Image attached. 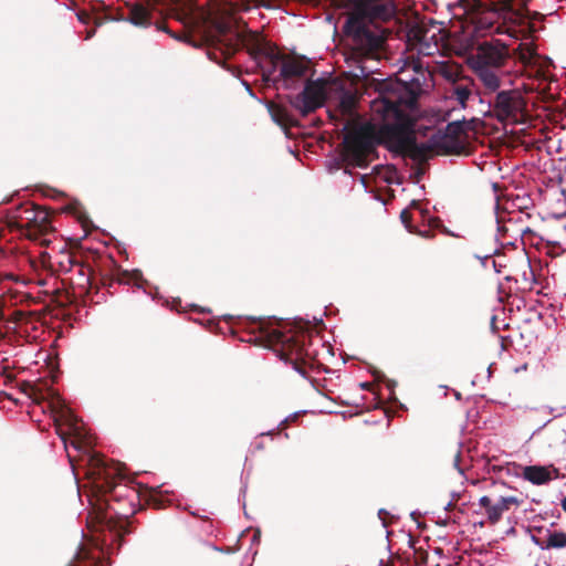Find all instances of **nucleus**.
Here are the masks:
<instances>
[{"label":"nucleus","mask_w":566,"mask_h":566,"mask_svg":"<svg viewBox=\"0 0 566 566\" xmlns=\"http://www.w3.org/2000/svg\"><path fill=\"white\" fill-rule=\"evenodd\" d=\"M522 20L523 15L512 0H500L490 12L479 17L473 30L460 42L461 50L470 53L465 60L467 65H473V62L478 61L485 66L503 67L507 59L509 45L499 39L481 40V38L506 34L512 39H518L516 28Z\"/></svg>","instance_id":"obj_1"},{"label":"nucleus","mask_w":566,"mask_h":566,"mask_svg":"<svg viewBox=\"0 0 566 566\" xmlns=\"http://www.w3.org/2000/svg\"><path fill=\"white\" fill-rule=\"evenodd\" d=\"M132 528H88V538L77 548L70 566H111L109 556L123 545Z\"/></svg>","instance_id":"obj_2"},{"label":"nucleus","mask_w":566,"mask_h":566,"mask_svg":"<svg viewBox=\"0 0 566 566\" xmlns=\"http://www.w3.org/2000/svg\"><path fill=\"white\" fill-rule=\"evenodd\" d=\"M222 318L227 322L235 321V323L230 327V333L232 336L237 335V328L255 335L253 338L249 339L239 338L240 342L259 345L261 340H264L269 344L295 347L300 356L308 355L304 340H295L293 337L289 336L290 331L280 326H273L266 323L261 316H233L226 314L222 316Z\"/></svg>","instance_id":"obj_3"},{"label":"nucleus","mask_w":566,"mask_h":566,"mask_svg":"<svg viewBox=\"0 0 566 566\" xmlns=\"http://www.w3.org/2000/svg\"><path fill=\"white\" fill-rule=\"evenodd\" d=\"M350 124L344 123L342 132H344L342 148L325 161L326 169L329 174L339 170L344 165L345 175H352L349 166L366 168L365 160L360 155V150L368 145V139L360 125L349 129Z\"/></svg>","instance_id":"obj_4"},{"label":"nucleus","mask_w":566,"mask_h":566,"mask_svg":"<svg viewBox=\"0 0 566 566\" xmlns=\"http://www.w3.org/2000/svg\"><path fill=\"white\" fill-rule=\"evenodd\" d=\"M343 31L350 36L354 43L364 52L373 53L379 50L384 42L381 30L369 28L360 18L349 17L346 19Z\"/></svg>","instance_id":"obj_5"},{"label":"nucleus","mask_w":566,"mask_h":566,"mask_svg":"<svg viewBox=\"0 0 566 566\" xmlns=\"http://www.w3.org/2000/svg\"><path fill=\"white\" fill-rule=\"evenodd\" d=\"M290 105L305 117L324 105V88L319 80L307 81L295 96H289Z\"/></svg>","instance_id":"obj_6"},{"label":"nucleus","mask_w":566,"mask_h":566,"mask_svg":"<svg viewBox=\"0 0 566 566\" xmlns=\"http://www.w3.org/2000/svg\"><path fill=\"white\" fill-rule=\"evenodd\" d=\"M389 136L394 139L399 149H410L418 156L426 155L432 147L426 142H418L410 126L402 123H395L387 127Z\"/></svg>","instance_id":"obj_7"},{"label":"nucleus","mask_w":566,"mask_h":566,"mask_svg":"<svg viewBox=\"0 0 566 566\" xmlns=\"http://www.w3.org/2000/svg\"><path fill=\"white\" fill-rule=\"evenodd\" d=\"M13 218L20 227L45 228L50 213L34 203H23L17 208Z\"/></svg>","instance_id":"obj_8"},{"label":"nucleus","mask_w":566,"mask_h":566,"mask_svg":"<svg viewBox=\"0 0 566 566\" xmlns=\"http://www.w3.org/2000/svg\"><path fill=\"white\" fill-rule=\"evenodd\" d=\"M256 67L262 72L263 81L276 86V72L281 62L279 53L272 50H261L254 56Z\"/></svg>","instance_id":"obj_9"},{"label":"nucleus","mask_w":566,"mask_h":566,"mask_svg":"<svg viewBox=\"0 0 566 566\" xmlns=\"http://www.w3.org/2000/svg\"><path fill=\"white\" fill-rule=\"evenodd\" d=\"M112 280L117 282L118 284L134 285L143 292L150 296L153 301L159 297L158 292L151 293L148 292L145 285H149L148 281L143 277V273L138 269L134 270H124L119 266H116L112 273Z\"/></svg>","instance_id":"obj_10"},{"label":"nucleus","mask_w":566,"mask_h":566,"mask_svg":"<svg viewBox=\"0 0 566 566\" xmlns=\"http://www.w3.org/2000/svg\"><path fill=\"white\" fill-rule=\"evenodd\" d=\"M521 476L533 485H545L553 479H559V471L554 465L532 464L523 467Z\"/></svg>","instance_id":"obj_11"},{"label":"nucleus","mask_w":566,"mask_h":566,"mask_svg":"<svg viewBox=\"0 0 566 566\" xmlns=\"http://www.w3.org/2000/svg\"><path fill=\"white\" fill-rule=\"evenodd\" d=\"M304 75L305 69L303 65L294 61L284 62L276 75V85L282 83L285 90H293Z\"/></svg>","instance_id":"obj_12"},{"label":"nucleus","mask_w":566,"mask_h":566,"mask_svg":"<svg viewBox=\"0 0 566 566\" xmlns=\"http://www.w3.org/2000/svg\"><path fill=\"white\" fill-rule=\"evenodd\" d=\"M468 67L476 75L483 86L489 92H496L501 87V78L496 74L494 66H485L484 63L478 61L473 62V65Z\"/></svg>","instance_id":"obj_13"},{"label":"nucleus","mask_w":566,"mask_h":566,"mask_svg":"<svg viewBox=\"0 0 566 566\" xmlns=\"http://www.w3.org/2000/svg\"><path fill=\"white\" fill-rule=\"evenodd\" d=\"M432 149H442L446 153H455L462 148V144L457 138H450L442 129H438L428 139V146Z\"/></svg>","instance_id":"obj_14"},{"label":"nucleus","mask_w":566,"mask_h":566,"mask_svg":"<svg viewBox=\"0 0 566 566\" xmlns=\"http://www.w3.org/2000/svg\"><path fill=\"white\" fill-rule=\"evenodd\" d=\"M515 95V91L513 90H497L494 101V108L504 117L514 116L517 111V106L514 102Z\"/></svg>","instance_id":"obj_15"},{"label":"nucleus","mask_w":566,"mask_h":566,"mask_svg":"<svg viewBox=\"0 0 566 566\" xmlns=\"http://www.w3.org/2000/svg\"><path fill=\"white\" fill-rule=\"evenodd\" d=\"M163 485L157 486H143V493H138V497L144 496L149 504L153 506L160 509L171 504V500L169 499V491H163Z\"/></svg>","instance_id":"obj_16"},{"label":"nucleus","mask_w":566,"mask_h":566,"mask_svg":"<svg viewBox=\"0 0 566 566\" xmlns=\"http://www.w3.org/2000/svg\"><path fill=\"white\" fill-rule=\"evenodd\" d=\"M511 504L520 505L521 500L513 495L501 496L489 510V522L491 524L497 523L501 520L503 512L507 511Z\"/></svg>","instance_id":"obj_17"},{"label":"nucleus","mask_w":566,"mask_h":566,"mask_svg":"<svg viewBox=\"0 0 566 566\" xmlns=\"http://www.w3.org/2000/svg\"><path fill=\"white\" fill-rule=\"evenodd\" d=\"M369 373L375 378V380L386 382L387 388L390 391L389 392V401L392 405H396L399 409L407 410V407L399 401V399L397 398V396L395 394V387L397 386V382L395 380L387 378V376L381 370L377 369L376 367H371L369 369Z\"/></svg>","instance_id":"obj_18"},{"label":"nucleus","mask_w":566,"mask_h":566,"mask_svg":"<svg viewBox=\"0 0 566 566\" xmlns=\"http://www.w3.org/2000/svg\"><path fill=\"white\" fill-rule=\"evenodd\" d=\"M545 551L562 549L566 547V532L546 530Z\"/></svg>","instance_id":"obj_19"},{"label":"nucleus","mask_w":566,"mask_h":566,"mask_svg":"<svg viewBox=\"0 0 566 566\" xmlns=\"http://www.w3.org/2000/svg\"><path fill=\"white\" fill-rule=\"evenodd\" d=\"M124 21L137 27V28H148L151 24V18L148 13L144 11H135L130 15L123 19Z\"/></svg>","instance_id":"obj_20"},{"label":"nucleus","mask_w":566,"mask_h":566,"mask_svg":"<svg viewBox=\"0 0 566 566\" xmlns=\"http://www.w3.org/2000/svg\"><path fill=\"white\" fill-rule=\"evenodd\" d=\"M467 119L463 117L462 119H455L449 122L443 128H441L450 138H457L458 135L463 133L467 129Z\"/></svg>","instance_id":"obj_21"},{"label":"nucleus","mask_w":566,"mask_h":566,"mask_svg":"<svg viewBox=\"0 0 566 566\" xmlns=\"http://www.w3.org/2000/svg\"><path fill=\"white\" fill-rule=\"evenodd\" d=\"M453 95L459 103L460 108L465 109L468 101L472 96V91L464 85H455L453 87Z\"/></svg>","instance_id":"obj_22"},{"label":"nucleus","mask_w":566,"mask_h":566,"mask_svg":"<svg viewBox=\"0 0 566 566\" xmlns=\"http://www.w3.org/2000/svg\"><path fill=\"white\" fill-rule=\"evenodd\" d=\"M400 220L402 222V224L405 226L406 230L409 232V233H416L422 238H431L432 234L430 231H420L417 227H415L410 220H409V212L407 209H403L400 213Z\"/></svg>","instance_id":"obj_23"},{"label":"nucleus","mask_w":566,"mask_h":566,"mask_svg":"<svg viewBox=\"0 0 566 566\" xmlns=\"http://www.w3.org/2000/svg\"><path fill=\"white\" fill-rule=\"evenodd\" d=\"M269 112V115L271 116V119L279 126L284 127L285 124V109H276L273 107V105L269 102L263 103Z\"/></svg>","instance_id":"obj_24"},{"label":"nucleus","mask_w":566,"mask_h":566,"mask_svg":"<svg viewBox=\"0 0 566 566\" xmlns=\"http://www.w3.org/2000/svg\"><path fill=\"white\" fill-rule=\"evenodd\" d=\"M370 17L376 19H386L389 14V8L385 3H373L368 7Z\"/></svg>","instance_id":"obj_25"},{"label":"nucleus","mask_w":566,"mask_h":566,"mask_svg":"<svg viewBox=\"0 0 566 566\" xmlns=\"http://www.w3.org/2000/svg\"><path fill=\"white\" fill-rule=\"evenodd\" d=\"M39 190L43 197H49L55 200L67 198V195L65 192L49 186H40Z\"/></svg>","instance_id":"obj_26"},{"label":"nucleus","mask_w":566,"mask_h":566,"mask_svg":"<svg viewBox=\"0 0 566 566\" xmlns=\"http://www.w3.org/2000/svg\"><path fill=\"white\" fill-rule=\"evenodd\" d=\"M439 49H438V45L436 42H431L427 39H422L420 42H419V48H418V54L420 55H433L434 52H437Z\"/></svg>","instance_id":"obj_27"},{"label":"nucleus","mask_w":566,"mask_h":566,"mask_svg":"<svg viewBox=\"0 0 566 566\" xmlns=\"http://www.w3.org/2000/svg\"><path fill=\"white\" fill-rule=\"evenodd\" d=\"M64 210L66 212L75 214L80 220H83V218L85 217L84 216L85 212L83 210V207H82L81 202L78 200H76V199H71L66 203Z\"/></svg>","instance_id":"obj_28"},{"label":"nucleus","mask_w":566,"mask_h":566,"mask_svg":"<svg viewBox=\"0 0 566 566\" xmlns=\"http://www.w3.org/2000/svg\"><path fill=\"white\" fill-rule=\"evenodd\" d=\"M349 73L355 78H367L373 73V70L368 69L361 63H357L352 67Z\"/></svg>","instance_id":"obj_29"},{"label":"nucleus","mask_w":566,"mask_h":566,"mask_svg":"<svg viewBox=\"0 0 566 566\" xmlns=\"http://www.w3.org/2000/svg\"><path fill=\"white\" fill-rule=\"evenodd\" d=\"M241 488H240V492H239V502L242 503V507L243 510H245V495H247V491H248V479L243 478V472L241 473ZM244 516L245 517H250V514H248L247 511H244Z\"/></svg>","instance_id":"obj_30"},{"label":"nucleus","mask_w":566,"mask_h":566,"mask_svg":"<svg viewBox=\"0 0 566 566\" xmlns=\"http://www.w3.org/2000/svg\"><path fill=\"white\" fill-rule=\"evenodd\" d=\"M207 56H208V59H209L210 61L214 62L216 64H218V65H219V66H221L222 69H224V70H227V71L231 72L232 74H234V70H233L231 66H229V65H228L223 60H221L217 53H214V52H208V53H207Z\"/></svg>","instance_id":"obj_31"},{"label":"nucleus","mask_w":566,"mask_h":566,"mask_svg":"<svg viewBox=\"0 0 566 566\" xmlns=\"http://www.w3.org/2000/svg\"><path fill=\"white\" fill-rule=\"evenodd\" d=\"M426 174V168L418 166L411 169L409 179L412 180L413 184H419Z\"/></svg>","instance_id":"obj_32"},{"label":"nucleus","mask_w":566,"mask_h":566,"mask_svg":"<svg viewBox=\"0 0 566 566\" xmlns=\"http://www.w3.org/2000/svg\"><path fill=\"white\" fill-rule=\"evenodd\" d=\"M479 505L481 507H484L486 510V515L489 516V510L493 506L492 501L490 496L483 495L479 499Z\"/></svg>","instance_id":"obj_33"},{"label":"nucleus","mask_w":566,"mask_h":566,"mask_svg":"<svg viewBox=\"0 0 566 566\" xmlns=\"http://www.w3.org/2000/svg\"><path fill=\"white\" fill-rule=\"evenodd\" d=\"M240 82H241V84L243 85V87L245 88V91H247V93L249 94V96H251L252 98L256 99V101H258V102H260V103H264L262 99H260V98L255 95L254 91L252 90V87L250 86V84H249L245 80H241Z\"/></svg>","instance_id":"obj_34"},{"label":"nucleus","mask_w":566,"mask_h":566,"mask_svg":"<svg viewBox=\"0 0 566 566\" xmlns=\"http://www.w3.org/2000/svg\"><path fill=\"white\" fill-rule=\"evenodd\" d=\"M527 531L530 533H532V530L531 528H527ZM531 541L534 545H536L539 549L542 551H545V542L544 541H541L537 536H535L534 534H531Z\"/></svg>","instance_id":"obj_35"},{"label":"nucleus","mask_w":566,"mask_h":566,"mask_svg":"<svg viewBox=\"0 0 566 566\" xmlns=\"http://www.w3.org/2000/svg\"><path fill=\"white\" fill-rule=\"evenodd\" d=\"M494 241H495V243H496V244H499V247H497L493 252H491V253H489V254H488V255H490V258H491V256H499V255H501L500 247H503V245H504V244L500 241L499 235H495V237H494Z\"/></svg>","instance_id":"obj_36"},{"label":"nucleus","mask_w":566,"mask_h":566,"mask_svg":"<svg viewBox=\"0 0 566 566\" xmlns=\"http://www.w3.org/2000/svg\"><path fill=\"white\" fill-rule=\"evenodd\" d=\"M260 542H261V531H260V528H256L254 531V534H253L252 538H251V544L252 545H259Z\"/></svg>","instance_id":"obj_37"},{"label":"nucleus","mask_w":566,"mask_h":566,"mask_svg":"<svg viewBox=\"0 0 566 566\" xmlns=\"http://www.w3.org/2000/svg\"><path fill=\"white\" fill-rule=\"evenodd\" d=\"M367 179H368V175H360L359 176L360 184L363 185L365 191L366 192H371V189L369 188Z\"/></svg>","instance_id":"obj_38"},{"label":"nucleus","mask_w":566,"mask_h":566,"mask_svg":"<svg viewBox=\"0 0 566 566\" xmlns=\"http://www.w3.org/2000/svg\"><path fill=\"white\" fill-rule=\"evenodd\" d=\"M474 258L481 262V265L483 268H485L486 266V262L490 259V255H488V254H485V255L474 254Z\"/></svg>","instance_id":"obj_39"},{"label":"nucleus","mask_w":566,"mask_h":566,"mask_svg":"<svg viewBox=\"0 0 566 566\" xmlns=\"http://www.w3.org/2000/svg\"><path fill=\"white\" fill-rule=\"evenodd\" d=\"M304 411L300 410V411H294L292 413H290L289 416H286L284 418V421H293L295 420L301 413H303Z\"/></svg>","instance_id":"obj_40"},{"label":"nucleus","mask_w":566,"mask_h":566,"mask_svg":"<svg viewBox=\"0 0 566 566\" xmlns=\"http://www.w3.org/2000/svg\"><path fill=\"white\" fill-rule=\"evenodd\" d=\"M556 434H557V438L559 440H562L563 443H566V430L565 429H558Z\"/></svg>","instance_id":"obj_41"},{"label":"nucleus","mask_w":566,"mask_h":566,"mask_svg":"<svg viewBox=\"0 0 566 566\" xmlns=\"http://www.w3.org/2000/svg\"><path fill=\"white\" fill-rule=\"evenodd\" d=\"M551 217L555 220H562L564 218H566V210L564 212H554V213H551Z\"/></svg>","instance_id":"obj_42"},{"label":"nucleus","mask_w":566,"mask_h":566,"mask_svg":"<svg viewBox=\"0 0 566 566\" xmlns=\"http://www.w3.org/2000/svg\"><path fill=\"white\" fill-rule=\"evenodd\" d=\"M276 430H277L276 428H273V429H270L268 431L261 432L259 436L260 437H271V438H273L275 432H276Z\"/></svg>","instance_id":"obj_43"},{"label":"nucleus","mask_w":566,"mask_h":566,"mask_svg":"<svg viewBox=\"0 0 566 566\" xmlns=\"http://www.w3.org/2000/svg\"><path fill=\"white\" fill-rule=\"evenodd\" d=\"M293 365V369L298 374L301 375L302 377H305L306 376V373L303 368H301L297 364L295 363H292Z\"/></svg>","instance_id":"obj_44"},{"label":"nucleus","mask_w":566,"mask_h":566,"mask_svg":"<svg viewBox=\"0 0 566 566\" xmlns=\"http://www.w3.org/2000/svg\"><path fill=\"white\" fill-rule=\"evenodd\" d=\"M57 434H59L60 439L62 440V442L64 443V448L67 450V441H66L65 432H63L62 430L59 429Z\"/></svg>","instance_id":"obj_45"},{"label":"nucleus","mask_w":566,"mask_h":566,"mask_svg":"<svg viewBox=\"0 0 566 566\" xmlns=\"http://www.w3.org/2000/svg\"><path fill=\"white\" fill-rule=\"evenodd\" d=\"M421 214H422V217H423V218H427V219H428V222H429V223H431V222H433V221H437V219H436V218H433V217H431V216L429 214V211H428V210H421Z\"/></svg>","instance_id":"obj_46"},{"label":"nucleus","mask_w":566,"mask_h":566,"mask_svg":"<svg viewBox=\"0 0 566 566\" xmlns=\"http://www.w3.org/2000/svg\"><path fill=\"white\" fill-rule=\"evenodd\" d=\"M552 419H548L547 421H545L542 426H539L533 433H532V437H534L535 434H537L538 432H541L548 423H551Z\"/></svg>","instance_id":"obj_47"},{"label":"nucleus","mask_w":566,"mask_h":566,"mask_svg":"<svg viewBox=\"0 0 566 566\" xmlns=\"http://www.w3.org/2000/svg\"><path fill=\"white\" fill-rule=\"evenodd\" d=\"M387 514H388V511H387V510H385V509H380V510L378 511V516H379V518L382 521V526H384V527H386V526H387V524H386V522L382 520V515H387Z\"/></svg>","instance_id":"obj_48"},{"label":"nucleus","mask_w":566,"mask_h":566,"mask_svg":"<svg viewBox=\"0 0 566 566\" xmlns=\"http://www.w3.org/2000/svg\"><path fill=\"white\" fill-rule=\"evenodd\" d=\"M492 266L494 269L495 273H501L503 265L501 263H497L496 261L492 262Z\"/></svg>","instance_id":"obj_49"},{"label":"nucleus","mask_w":566,"mask_h":566,"mask_svg":"<svg viewBox=\"0 0 566 566\" xmlns=\"http://www.w3.org/2000/svg\"><path fill=\"white\" fill-rule=\"evenodd\" d=\"M312 322L317 324V325L325 326L324 325V321H323V316H313Z\"/></svg>","instance_id":"obj_50"},{"label":"nucleus","mask_w":566,"mask_h":566,"mask_svg":"<svg viewBox=\"0 0 566 566\" xmlns=\"http://www.w3.org/2000/svg\"><path fill=\"white\" fill-rule=\"evenodd\" d=\"M505 535L506 536H515L516 535V530L514 526H511L509 530L505 531Z\"/></svg>","instance_id":"obj_51"},{"label":"nucleus","mask_w":566,"mask_h":566,"mask_svg":"<svg viewBox=\"0 0 566 566\" xmlns=\"http://www.w3.org/2000/svg\"><path fill=\"white\" fill-rule=\"evenodd\" d=\"M448 524H449V518L448 517L441 518V520H439L437 522V525L443 526V527L448 526Z\"/></svg>","instance_id":"obj_52"},{"label":"nucleus","mask_w":566,"mask_h":566,"mask_svg":"<svg viewBox=\"0 0 566 566\" xmlns=\"http://www.w3.org/2000/svg\"><path fill=\"white\" fill-rule=\"evenodd\" d=\"M450 496H451V500H450V501H452V502H453L454 500H457V499H459V497L461 496V493H460V492H457V491H452V492L450 493Z\"/></svg>","instance_id":"obj_53"},{"label":"nucleus","mask_w":566,"mask_h":566,"mask_svg":"<svg viewBox=\"0 0 566 566\" xmlns=\"http://www.w3.org/2000/svg\"><path fill=\"white\" fill-rule=\"evenodd\" d=\"M443 232L450 237H453V238H460V235L458 233H454L453 231L449 230V229H444Z\"/></svg>","instance_id":"obj_54"},{"label":"nucleus","mask_w":566,"mask_h":566,"mask_svg":"<svg viewBox=\"0 0 566 566\" xmlns=\"http://www.w3.org/2000/svg\"><path fill=\"white\" fill-rule=\"evenodd\" d=\"M453 507V502L452 501H449L446 503V505L443 506V511L448 512L450 511L451 509Z\"/></svg>","instance_id":"obj_55"},{"label":"nucleus","mask_w":566,"mask_h":566,"mask_svg":"<svg viewBox=\"0 0 566 566\" xmlns=\"http://www.w3.org/2000/svg\"><path fill=\"white\" fill-rule=\"evenodd\" d=\"M420 515H421V512H420V511H418V510H415V511H412V512L410 513V516H411V518H412L413 521H416V517H417V516H420Z\"/></svg>","instance_id":"obj_56"},{"label":"nucleus","mask_w":566,"mask_h":566,"mask_svg":"<svg viewBox=\"0 0 566 566\" xmlns=\"http://www.w3.org/2000/svg\"><path fill=\"white\" fill-rule=\"evenodd\" d=\"M70 421H72V427L73 429H77V422H76V419L73 415H70Z\"/></svg>","instance_id":"obj_57"},{"label":"nucleus","mask_w":566,"mask_h":566,"mask_svg":"<svg viewBox=\"0 0 566 566\" xmlns=\"http://www.w3.org/2000/svg\"><path fill=\"white\" fill-rule=\"evenodd\" d=\"M217 551H220V552H224V553H228V554H231V553H234L235 549L234 548H227V549H222V548H219V547H214Z\"/></svg>","instance_id":"obj_58"},{"label":"nucleus","mask_w":566,"mask_h":566,"mask_svg":"<svg viewBox=\"0 0 566 566\" xmlns=\"http://www.w3.org/2000/svg\"><path fill=\"white\" fill-rule=\"evenodd\" d=\"M157 29H158V30H161V31H164V32L169 33V34H170L174 39H176V40H181V39H180L179 36H177L175 33L169 32V31H168V30H166V29H163V28H159V27H158Z\"/></svg>","instance_id":"obj_59"},{"label":"nucleus","mask_w":566,"mask_h":566,"mask_svg":"<svg viewBox=\"0 0 566 566\" xmlns=\"http://www.w3.org/2000/svg\"><path fill=\"white\" fill-rule=\"evenodd\" d=\"M359 387H360L361 389H364V390H367V389H369V388H370V384H369V382H367V381H364V382H360V384H359Z\"/></svg>","instance_id":"obj_60"},{"label":"nucleus","mask_w":566,"mask_h":566,"mask_svg":"<svg viewBox=\"0 0 566 566\" xmlns=\"http://www.w3.org/2000/svg\"><path fill=\"white\" fill-rule=\"evenodd\" d=\"M102 281H103V285H104V286H111V285H112V282H111V283H107V281H108V277H107V276H102Z\"/></svg>","instance_id":"obj_61"},{"label":"nucleus","mask_w":566,"mask_h":566,"mask_svg":"<svg viewBox=\"0 0 566 566\" xmlns=\"http://www.w3.org/2000/svg\"><path fill=\"white\" fill-rule=\"evenodd\" d=\"M560 506L563 511L566 513V496L560 501Z\"/></svg>","instance_id":"obj_62"},{"label":"nucleus","mask_w":566,"mask_h":566,"mask_svg":"<svg viewBox=\"0 0 566 566\" xmlns=\"http://www.w3.org/2000/svg\"><path fill=\"white\" fill-rule=\"evenodd\" d=\"M474 527H483L484 526V521H479V522H475L474 524Z\"/></svg>","instance_id":"obj_63"},{"label":"nucleus","mask_w":566,"mask_h":566,"mask_svg":"<svg viewBox=\"0 0 566 566\" xmlns=\"http://www.w3.org/2000/svg\"><path fill=\"white\" fill-rule=\"evenodd\" d=\"M532 531H535V532L541 533V532H543V531H544V526H534V527L532 528Z\"/></svg>","instance_id":"obj_64"}]
</instances>
